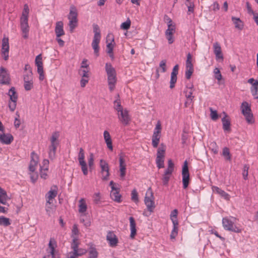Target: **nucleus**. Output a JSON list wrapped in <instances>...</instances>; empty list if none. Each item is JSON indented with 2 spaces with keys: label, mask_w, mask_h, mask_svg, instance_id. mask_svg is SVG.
Instances as JSON below:
<instances>
[{
  "label": "nucleus",
  "mask_w": 258,
  "mask_h": 258,
  "mask_svg": "<svg viewBox=\"0 0 258 258\" xmlns=\"http://www.w3.org/2000/svg\"><path fill=\"white\" fill-rule=\"evenodd\" d=\"M60 136L59 132H54L52 134L50 139V145L48 146V157L51 160H53L56 157V151L59 144L58 138Z\"/></svg>",
  "instance_id": "obj_1"
},
{
  "label": "nucleus",
  "mask_w": 258,
  "mask_h": 258,
  "mask_svg": "<svg viewBox=\"0 0 258 258\" xmlns=\"http://www.w3.org/2000/svg\"><path fill=\"white\" fill-rule=\"evenodd\" d=\"M105 71L107 75V82L109 90L112 92L115 88L117 81L116 73L110 63L105 64Z\"/></svg>",
  "instance_id": "obj_2"
},
{
  "label": "nucleus",
  "mask_w": 258,
  "mask_h": 258,
  "mask_svg": "<svg viewBox=\"0 0 258 258\" xmlns=\"http://www.w3.org/2000/svg\"><path fill=\"white\" fill-rule=\"evenodd\" d=\"M78 12L76 8L72 6L68 18L69 20V26L71 32H73L75 28L78 26Z\"/></svg>",
  "instance_id": "obj_3"
},
{
  "label": "nucleus",
  "mask_w": 258,
  "mask_h": 258,
  "mask_svg": "<svg viewBox=\"0 0 258 258\" xmlns=\"http://www.w3.org/2000/svg\"><path fill=\"white\" fill-rule=\"evenodd\" d=\"M222 224L224 228L228 231L234 232L235 233H240L241 232V229L235 225L233 221L228 217H224L222 219Z\"/></svg>",
  "instance_id": "obj_4"
},
{
  "label": "nucleus",
  "mask_w": 258,
  "mask_h": 258,
  "mask_svg": "<svg viewBox=\"0 0 258 258\" xmlns=\"http://www.w3.org/2000/svg\"><path fill=\"white\" fill-rule=\"evenodd\" d=\"M144 202L148 210L150 212H153L155 206L153 192L151 187H149L147 191Z\"/></svg>",
  "instance_id": "obj_5"
},
{
  "label": "nucleus",
  "mask_w": 258,
  "mask_h": 258,
  "mask_svg": "<svg viewBox=\"0 0 258 258\" xmlns=\"http://www.w3.org/2000/svg\"><path fill=\"white\" fill-rule=\"evenodd\" d=\"M182 176L183 187L185 189L187 187L189 181V173L188 167V163L186 160L184 162L182 169Z\"/></svg>",
  "instance_id": "obj_6"
},
{
  "label": "nucleus",
  "mask_w": 258,
  "mask_h": 258,
  "mask_svg": "<svg viewBox=\"0 0 258 258\" xmlns=\"http://www.w3.org/2000/svg\"><path fill=\"white\" fill-rule=\"evenodd\" d=\"M78 160L79 164L81 167V169L85 175L88 174V168L86 162L85 161V153L82 148H80L78 155Z\"/></svg>",
  "instance_id": "obj_7"
},
{
  "label": "nucleus",
  "mask_w": 258,
  "mask_h": 258,
  "mask_svg": "<svg viewBox=\"0 0 258 258\" xmlns=\"http://www.w3.org/2000/svg\"><path fill=\"white\" fill-rule=\"evenodd\" d=\"M100 167L101 168V173L102 179L103 180H107L109 176V168L107 162L103 159L100 160Z\"/></svg>",
  "instance_id": "obj_8"
},
{
  "label": "nucleus",
  "mask_w": 258,
  "mask_h": 258,
  "mask_svg": "<svg viewBox=\"0 0 258 258\" xmlns=\"http://www.w3.org/2000/svg\"><path fill=\"white\" fill-rule=\"evenodd\" d=\"M11 79L10 75L6 69L2 67L0 68V84L2 85H10Z\"/></svg>",
  "instance_id": "obj_9"
},
{
  "label": "nucleus",
  "mask_w": 258,
  "mask_h": 258,
  "mask_svg": "<svg viewBox=\"0 0 258 258\" xmlns=\"http://www.w3.org/2000/svg\"><path fill=\"white\" fill-rule=\"evenodd\" d=\"M35 64L37 68V72L39 75V79L40 81H43L44 79V75L43 68V62L42 61V56L40 54L35 58Z\"/></svg>",
  "instance_id": "obj_10"
},
{
  "label": "nucleus",
  "mask_w": 258,
  "mask_h": 258,
  "mask_svg": "<svg viewBox=\"0 0 258 258\" xmlns=\"http://www.w3.org/2000/svg\"><path fill=\"white\" fill-rule=\"evenodd\" d=\"M56 246L55 240L53 238H51L48 243V248L47 249L48 254L43 256V258H54V251Z\"/></svg>",
  "instance_id": "obj_11"
},
{
  "label": "nucleus",
  "mask_w": 258,
  "mask_h": 258,
  "mask_svg": "<svg viewBox=\"0 0 258 258\" xmlns=\"http://www.w3.org/2000/svg\"><path fill=\"white\" fill-rule=\"evenodd\" d=\"M118 118L119 121L124 125H127L130 123L131 118L128 114V112L126 109L122 110L118 112Z\"/></svg>",
  "instance_id": "obj_12"
},
{
  "label": "nucleus",
  "mask_w": 258,
  "mask_h": 258,
  "mask_svg": "<svg viewBox=\"0 0 258 258\" xmlns=\"http://www.w3.org/2000/svg\"><path fill=\"white\" fill-rule=\"evenodd\" d=\"M9 39L8 38L4 37L2 40V52L5 60H7L9 58Z\"/></svg>",
  "instance_id": "obj_13"
},
{
  "label": "nucleus",
  "mask_w": 258,
  "mask_h": 258,
  "mask_svg": "<svg viewBox=\"0 0 258 258\" xmlns=\"http://www.w3.org/2000/svg\"><path fill=\"white\" fill-rule=\"evenodd\" d=\"M57 195V187L54 185L51 187L49 191L46 194L45 198L47 200V204H50L52 202V200L54 199Z\"/></svg>",
  "instance_id": "obj_14"
},
{
  "label": "nucleus",
  "mask_w": 258,
  "mask_h": 258,
  "mask_svg": "<svg viewBox=\"0 0 258 258\" xmlns=\"http://www.w3.org/2000/svg\"><path fill=\"white\" fill-rule=\"evenodd\" d=\"M28 19H20L21 29L23 34V37L27 39L28 37L29 27L28 23Z\"/></svg>",
  "instance_id": "obj_15"
},
{
  "label": "nucleus",
  "mask_w": 258,
  "mask_h": 258,
  "mask_svg": "<svg viewBox=\"0 0 258 258\" xmlns=\"http://www.w3.org/2000/svg\"><path fill=\"white\" fill-rule=\"evenodd\" d=\"M106 239L108 241L111 247H114L117 245L118 240L115 234L112 231H109L106 236Z\"/></svg>",
  "instance_id": "obj_16"
},
{
  "label": "nucleus",
  "mask_w": 258,
  "mask_h": 258,
  "mask_svg": "<svg viewBox=\"0 0 258 258\" xmlns=\"http://www.w3.org/2000/svg\"><path fill=\"white\" fill-rule=\"evenodd\" d=\"M178 69L179 66L178 64H176L172 69L170 81V88L171 89H172L175 86V84L177 81V75L178 74Z\"/></svg>",
  "instance_id": "obj_17"
},
{
  "label": "nucleus",
  "mask_w": 258,
  "mask_h": 258,
  "mask_svg": "<svg viewBox=\"0 0 258 258\" xmlns=\"http://www.w3.org/2000/svg\"><path fill=\"white\" fill-rule=\"evenodd\" d=\"M38 162V157L34 152L31 153V160L30 161L29 169V170L34 172L35 171L36 167L37 166Z\"/></svg>",
  "instance_id": "obj_18"
},
{
  "label": "nucleus",
  "mask_w": 258,
  "mask_h": 258,
  "mask_svg": "<svg viewBox=\"0 0 258 258\" xmlns=\"http://www.w3.org/2000/svg\"><path fill=\"white\" fill-rule=\"evenodd\" d=\"M14 138L10 134H0V142L3 144L9 145L13 141Z\"/></svg>",
  "instance_id": "obj_19"
},
{
  "label": "nucleus",
  "mask_w": 258,
  "mask_h": 258,
  "mask_svg": "<svg viewBox=\"0 0 258 258\" xmlns=\"http://www.w3.org/2000/svg\"><path fill=\"white\" fill-rule=\"evenodd\" d=\"M79 245V242L78 241V239L74 237L73 241L71 243V248L73 249V252H70V253L73 254V255L75 256H80L82 254L79 253L78 252V247Z\"/></svg>",
  "instance_id": "obj_20"
},
{
  "label": "nucleus",
  "mask_w": 258,
  "mask_h": 258,
  "mask_svg": "<svg viewBox=\"0 0 258 258\" xmlns=\"http://www.w3.org/2000/svg\"><path fill=\"white\" fill-rule=\"evenodd\" d=\"M119 170H120V176L121 177L123 178L125 175V170H126V164L125 163V160L123 158L122 154L119 155Z\"/></svg>",
  "instance_id": "obj_21"
},
{
  "label": "nucleus",
  "mask_w": 258,
  "mask_h": 258,
  "mask_svg": "<svg viewBox=\"0 0 258 258\" xmlns=\"http://www.w3.org/2000/svg\"><path fill=\"white\" fill-rule=\"evenodd\" d=\"M214 52L216 55L217 59H223V56L222 53L221 47L218 42H215L213 45Z\"/></svg>",
  "instance_id": "obj_22"
},
{
  "label": "nucleus",
  "mask_w": 258,
  "mask_h": 258,
  "mask_svg": "<svg viewBox=\"0 0 258 258\" xmlns=\"http://www.w3.org/2000/svg\"><path fill=\"white\" fill-rule=\"evenodd\" d=\"M55 32L56 37H60L64 35V32L63 29V23L62 21H58L56 23Z\"/></svg>",
  "instance_id": "obj_23"
},
{
  "label": "nucleus",
  "mask_w": 258,
  "mask_h": 258,
  "mask_svg": "<svg viewBox=\"0 0 258 258\" xmlns=\"http://www.w3.org/2000/svg\"><path fill=\"white\" fill-rule=\"evenodd\" d=\"M130 223V229H131V235L130 237L132 239H134L137 234L136 230V223L134 218L133 217H131L129 218Z\"/></svg>",
  "instance_id": "obj_24"
},
{
  "label": "nucleus",
  "mask_w": 258,
  "mask_h": 258,
  "mask_svg": "<svg viewBox=\"0 0 258 258\" xmlns=\"http://www.w3.org/2000/svg\"><path fill=\"white\" fill-rule=\"evenodd\" d=\"M212 190L213 192H216V194L219 195L220 196L224 198L225 200H229L230 199V196L229 194L226 193L225 191L221 189L219 187L216 186H213Z\"/></svg>",
  "instance_id": "obj_25"
},
{
  "label": "nucleus",
  "mask_w": 258,
  "mask_h": 258,
  "mask_svg": "<svg viewBox=\"0 0 258 258\" xmlns=\"http://www.w3.org/2000/svg\"><path fill=\"white\" fill-rule=\"evenodd\" d=\"M100 38H94L92 43V47L94 51V54L96 57L99 55V43L100 41Z\"/></svg>",
  "instance_id": "obj_26"
},
{
  "label": "nucleus",
  "mask_w": 258,
  "mask_h": 258,
  "mask_svg": "<svg viewBox=\"0 0 258 258\" xmlns=\"http://www.w3.org/2000/svg\"><path fill=\"white\" fill-rule=\"evenodd\" d=\"M225 116L222 118V122L223 124V128L224 131H230V121L228 118L227 115L224 112Z\"/></svg>",
  "instance_id": "obj_27"
},
{
  "label": "nucleus",
  "mask_w": 258,
  "mask_h": 258,
  "mask_svg": "<svg viewBox=\"0 0 258 258\" xmlns=\"http://www.w3.org/2000/svg\"><path fill=\"white\" fill-rule=\"evenodd\" d=\"M110 197L111 199L118 203L120 202L121 195L119 193L118 189L112 190L110 193Z\"/></svg>",
  "instance_id": "obj_28"
},
{
  "label": "nucleus",
  "mask_w": 258,
  "mask_h": 258,
  "mask_svg": "<svg viewBox=\"0 0 258 258\" xmlns=\"http://www.w3.org/2000/svg\"><path fill=\"white\" fill-rule=\"evenodd\" d=\"M174 164L171 159L168 160V167L165 170L164 174L171 175L174 171Z\"/></svg>",
  "instance_id": "obj_29"
},
{
  "label": "nucleus",
  "mask_w": 258,
  "mask_h": 258,
  "mask_svg": "<svg viewBox=\"0 0 258 258\" xmlns=\"http://www.w3.org/2000/svg\"><path fill=\"white\" fill-rule=\"evenodd\" d=\"M8 95L10 96V100L12 102H15L17 101L18 95L16 93L15 88L12 87L10 88L9 91Z\"/></svg>",
  "instance_id": "obj_30"
},
{
  "label": "nucleus",
  "mask_w": 258,
  "mask_h": 258,
  "mask_svg": "<svg viewBox=\"0 0 258 258\" xmlns=\"http://www.w3.org/2000/svg\"><path fill=\"white\" fill-rule=\"evenodd\" d=\"M245 117L246 122L249 124H252L254 123V119L252 111L245 112L244 114H242Z\"/></svg>",
  "instance_id": "obj_31"
},
{
  "label": "nucleus",
  "mask_w": 258,
  "mask_h": 258,
  "mask_svg": "<svg viewBox=\"0 0 258 258\" xmlns=\"http://www.w3.org/2000/svg\"><path fill=\"white\" fill-rule=\"evenodd\" d=\"M250 91L254 98L258 99V80H256L253 83V86L250 88Z\"/></svg>",
  "instance_id": "obj_32"
},
{
  "label": "nucleus",
  "mask_w": 258,
  "mask_h": 258,
  "mask_svg": "<svg viewBox=\"0 0 258 258\" xmlns=\"http://www.w3.org/2000/svg\"><path fill=\"white\" fill-rule=\"evenodd\" d=\"M79 212L81 213L85 212L87 209L85 200L84 199H81L79 200Z\"/></svg>",
  "instance_id": "obj_33"
},
{
  "label": "nucleus",
  "mask_w": 258,
  "mask_h": 258,
  "mask_svg": "<svg viewBox=\"0 0 258 258\" xmlns=\"http://www.w3.org/2000/svg\"><path fill=\"white\" fill-rule=\"evenodd\" d=\"M107 38L111 39V42L108 43L107 45V53H111L113 51L114 45L112 43V42L114 41V38L112 34H108L107 35Z\"/></svg>",
  "instance_id": "obj_34"
},
{
  "label": "nucleus",
  "mask_w": 258,
  "mask_h": 258,
  "mask_svg": "<svg viewBox=\"0 0 258 258\" xmlns=\"http://www.w3.org/2000/svg\"><path fill=\"white\" fill-rule=\"evenodd\" d=\"M173 223V229L171 231V234H170V238L171 239H174L175 237L177 236L178 234V222H172Z\"/></svg>",
  "instance_id": "obj_35"
},
{
  "label": "nucleus",
  "mask_w": 258,
  "mask_h": 258,
  "mask_svg": "<svg viewBox=\"0 0 258 258\" xmlns=\"http://www.w3.org/2000/svg\"><path fill=\"white\" fill-rule=\"evenodd\" d=\"M232 20L235 25V27L239 30H242L243 27V24L242 22L239 18H236L235 17H232Z\"/></svg>",
  "instance_id": "obj_36"
},
{
  "label": "nucleus",
  "mask_w": 258,
  "mask_h": 258,
  "mask_svg": "<svg viewBox=\"0 0 258 258\" xmlns=\"http://www.w3.org/2000/svg\"><path fill=\"white\" fill-rule=\"evenodd\" d=\"M193 86L191 85V87L187 88L184 91L183 93L185 94V96L186 98H194V96L192 95L194 92Z\"/></svg>",
  "instance_id": "obj_37"
},
{
  "label": "nucleus",
  "mask_w": 258,
  "mask_h": 258,
  "mask_svg": "<svg viewBox=\"0 0 258 258\" xmlns=\"http://www.w3.org/2000/svg\"><path fill=\"white\" fill-rule=\"evenodd\" d=\"M160 135L156 134L153 133L152 139V146L154 148H157L160 141Z\"/></svg>",
  "instance_id": "obj_38"
},
{
  "label": "nucleus",
  "mask_w": 258,
  "mask_h": 258,
  "mask_svg": "<svg viewBox=\"0 0 258 258\" xmlns=\"http://www.w3.org/2000/svg\"><path fill=\"white\" fill-rule=\"evenodd\" d=\"M242 114H244L245 112L251 111L250 105L248 102L244 101L242 103L240 107Z\"/></svg>",
  "instance_id": "obj_39"
},
{
  "label": "nucleus",
  "mask_w": 258,
  "mask_h": 258,
  "mask_svg": "<svg viewBox=\"0 0 258 258\" xmlns=\"http://www.w3.org/2000/svg\"><path fill=\"white\" fill-rule=\"evenodd\" d=\"M98 253L95 247L91 246L89 249V258H97Z\"/></svg>",
  "instance_id": "obj_40"
},
{
  "label": "nucleus",
  "mask_w": 258,
  "mask_h": 258,
  "mask_svg": "<svg viewBox=\"0 0 258 258\" xmlns=\"http://www.w3.org/2000/svg\"><path fill=\"white\" fill-rule=\"evenodd\" d=\"M186 69H194V66L192 63V55L190 53L187 55V59L185 62Z\"/></svg>",
  "instance_id": "obj_41"
},
{
  "label": "nucleus",
  "mask_w": 258,
  "mask_h": 258,
  "mask_svg": "<svg viewBox=\"0 0 258 258\" xmlns=\"http://www.w3.org/2000/svg\"><path fill=\"white\" fill-rule=\"evenodd\" d=\"M29 13V8L28 5L25 4L24 6V9L22 12V15L20 19H28V15Z\"/></svg>",
  "instance_id": "obj_42"
},
{
  "label": "nucleus",
  "mask_w": 258,
  "mask_h": 258,
  "mask_svg": "<svg viewBox=\"0 0 258 258\" xmlns=\"http://www.w3.org/2000/svg\"><path fill=\"white\" fill-rule=\"evenodd\" d=\"M222 155L224 157L226 160H231V155L229 149L227 147H224L223 149Z\"/></svg>",
  "instance_id": "obj_43"
},
{
  "label": "nucleus",
  "mask_w": 258,
  "mask_h": 258,
  "mask_svg": "<svg viewBox=\"0 0 258 258\" xmlns=\"http://www.w3.org/2000/svg\"><path fill=\"white\" fill-rule=\"evenodd\" d=\"M93 32L94 33V38H101L100 31L99 26L95 24L93 25Z\"/></svg>",
  "instance_id": "obj_44"
},
{
  "label": "nucleus",
  "mask_w": 258,
  "mask_h": 258,
  "mask_svg": "<svg viewBox=\"0 0 258 258\" xmlns=\"http://www.w3.org/2000/svg\"><path fill=\"white\" fill-rule=\"evenodd\" d=\"M11 224L9 218L5 217L4 216L0 217V225L4 226H8Z\"/></svg>",
  "instance_id": "obj_45"
},
{
  "label": "nucleus",
  "mask_w": 258,
  "mask_h": 258,
  "mask_svg": "<svg viewBox=\"0 0 258 258\" xmlns=\"http://www.w3.org/2000/svg\"><path fill=\"white\" fill-rule=\"evenodd\" d=\"M131 25V21L128 18L125 22L122 23L120 25V28L122 30H127L130 29Z\"/></svg>",
  "instance_id": "obj_46"
},
{
  "label": "nucleus",
  "mask_w": 258,
  "mask_h": 258,
  "mask_svg": "<svg viewBox=\"0 0 258 258\" xmlns=\"http://www.w3.org/2000/svg\"><path fill=\"white\" fill-rule=\"evenodd\" d=\"M114 108L117 112L123 110V107L121 105V103L119 100H116L114 101Z\"/></svg>",
  "instance_id": "obj_47"
},
{
  "label": "nucleus",
  "mask_w": 258,
  "mask_h": 258,
  "mask_svg": "<svg viewBox=\"0 0 258 258\" xmlns=\"http://www.w3.org/2000/svg\"><path fill=\"white\" fill-rule=\"evenodd\" d=\"M165 149L164 147H159L157 150V158H164L165 157Z\"/></svg>",
  "instance_id": "obj_48"
},
{
  "label": "nucleus",
  "mask_w": 258,
  "mask_h": 258,
  "mask_svg": "<svg viewBox=\"0 0 258 258\" xmlns=\"http://www.w3.org/2000/svg\"><path fill=\"white\" fill-rule=\"evenodd\" d=\"M177 214L178 211L177 209H174L173 210L170 214V219L172 221V222H178L177 220Z\"/></svg>",
  "instance_id": "obj_49"
},
{
  "label": "nucleus",
  "mask_w": 258,
  "mask_h": 258,
  "mask_svg": "<svg viewBox=\"0 0 258 258\" xmlns=\"http://www.w3.org/2000/svg\"><path fill=\"white\" fill-rule=\"evenodd\" d=\"M171 175H167L165 174H163L162 178V181L163 185L167 186L168 185V182L170 180Z\"/></svg>",
  "instance_id": "obj_50"
},
{
  "label": "nucleus",
  "mask_w": 258,
  "mask_h": 258,
  "mask_svg": "<svg viewBox=\"0 0 258 258\" xmlns=\"http://www.w3.org/2000/svg\"><path fill=\"white\" fill-rule=\"evenodd\" d=\"M164 158H157L156 159V163L157 167L159 168H162L164 167Z\"/></svg>",
  "instance_id": "obj_51"
},
{
  "label": "nucleus",
  "mask_w": 258,
  "mask_h": 258,
  "mask_svg": "<svg viewBox=\"0 0 258 258\" xmlns=\"http://www.w3.org/2000/svg\"><path fill=\"white\" fill-rule=\"evenodd\" d=\"M159 68L161 69V72L165 73V72H166V60L165 59L162 60L160 62Z\"/></svg>",
  "instance_id": "obj_52"
},
{
  "label": "nucleus",
  "mask_w": 258,
  "mask_h": 258,
  "mask_svg": "<svg viewBox=\"0 0 258 258\" xmlns=\"http://www.w3.org/2000/svg\"><path fill=\"white\" fill-rule=\"evenodd\" d=\"M168 29L166 30L165 32H170L171 34H174L175 32V25L174 23L169 24L167 25Z\"/></svg>",
  "instance_id": "obj_53"
},
{
  "label": "nucleus",
  "mask_w": 258,
  "mask_h": 258,
  "mask_svg": "<svg viewBox=\"0 0 258 258\" xmlns=\"http://www.w3.org/2000/svg\"><path fill=\"white\" fill-rule=\"evenodd\" d=\"M210 111L211 112V117L213 120H216L218 118V115L216 110H214L212 108H210Z\"/></svg>",
  "instance_id": "obj_54"
},
{
  "label": "nucleus",
  "mask_w": 258,
  "mask_h": 258,
  "mask_svg": "<svg viewBox=\"0 0 258 258\" xmlns=\"http://www.w3.org/2000/svg\"><path fill=\"white\" fill-rule=\"evenodd\" d=\"M33 81H24V88L26 91H29L33 88Z\"/></svg>",
  "instance_id": "obj_55"
},
{
  "label": "nucleus",
  "mask_w": 258,
  "mask_h": 258,
  "mask_svg": "<svg viewBox=\"0 0 258 258\" xmlns=\"http://www.w3.org/2000/svg\"><path fill=\"white\" fill-rule=\"evenodd\" d=\"M249 169V166L248 165L245 164L243 166V170L242 172V175L243 178L246 180L248 176V170Z\"/></svg>",
  "instance_id": "obj_56"
},
{
  "label": "nucleus",
  "mask_w": 258,
  "mask_h": 258,
  "mask_svg": "<svg viewBox=\"0 0 258 258\" xmlns=\"http://www.w3.org/2000/svg\"><path fill=\"white\" fill-rule=\"evenodd\" d=\"M33 81L32 73L30 71L26 75H24V81Z\"/></svg>",
  "instance_id": "obj_57"
},
{
  "label": "nucleus",
  "mask_w": 258,
  "mask_h": 258,
  "mask_svg": "<svg viewBox=\"0 0 258 258\" xmlns=\"http://www.w3.org/2000/svg\"><path fill=\"white\" fill-rule=\"evenodd\" d=\"M132 200L135 202H138L139 201L138 194L135 189L132 191Z\"/></svg>",
  "instance_id": "obj_58"
},
{
  "label": "nucleus",
  "mask_w": 258,
  "mask_h": 258,
  "mask_svg": "<svg viewBox=\"0 0 258 258\" xmlns=\"http://www.w3.org/2000/svg\"><path fill=\"white\" fill-rule=\"evenodd\" d=\"M100 193H95L93 196V202L95 204H99L100 203Z\"/></svg>",
  "instance_id": "obj_59"
},
{
  "label": "nucleus",
  "mask_w": 258,
  "mask_h": 258,
  "mask_svg": "<svg viewBox=\"0 0 258 258\" xmlns=\"http://www.w3.org/2000/svg\"><path fill=\"white\" fill-rule=\"evenodd\" d=\"M173 34H171L170 32H165V36L168 40L169 44H172L174 42V38L173 37Z\"/></svg>",
  "instance_id": "obj_60"
},
{
  "label": "nucleus",
  "mask_w": 258,
  "mask_h": 258,
  "mask_svg": "<svg viewBox=\"0 0 258 258\" xmlns=\"http://www.w3.org/2000/svg\"><path fill=\"white\" fill-rule=\"evenodd\" d=\"M94 165V155L90 153L88 158V165L90 168H91Z\"/></svg>",
  "instance_id": "obj_61"
},
{
  "label": "nucleus",
  "mask_w": 258,
  "mask_h": 258,
  "mask_svg": "<svg viewBox=\"0 0 258 258\" xmlns=\"http://www.w3.org/2000/svg\"><path fill=\"white\" fill-rule=\"evenodd\" d=\"M214 73L215 74V78L218 81H220L222 79V75L220 70L218 68H215L214 70Z\"/></svg>",
  "instance_id": "obj_62"
},
{
  "label": "nucleus",
  "mask_w": 258,
  "mask_h": 258,
  "mask_svg": "<svg viewBox=\"0 0 258 258\" xmlns=\"http://www.w3.org/2000/svg\"><path fill=\"white\" fill-rule=\"evenodd\" d=\"M161 130V125L159 121L157 122L154 132V134L160 135Z\"/></svg>",
  "instance_id": "obj_63"
},
{
  "label": "nucleus",
  "mask_w": 258,
  "mask_h": 258,
  "mask_svg": "<svg viewBox=\"0 0 258 258\" xmlns=\"http://www.w3.org/2000/svg\"><path fill=\"white\" fill-rule=\"evenodd\" d=\"M194 72V69H186L185 77L187 79H189Z\"/></svg>",
  "instance_id": "obj_64"
}]
</instances>
